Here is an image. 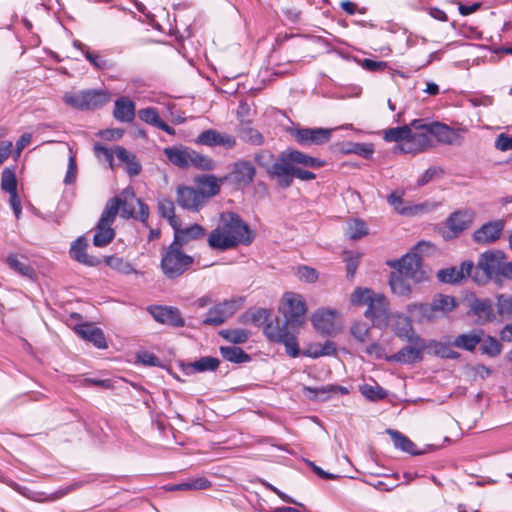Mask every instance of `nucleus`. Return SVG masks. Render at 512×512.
Returning a JSON list of instances; mask_svg holds the SVG:
<instances>
[{"label":"nucleus","instance_id":"nucleus-46","mask_svg":"<svg viewBox=\"0 0 512 512\" xmlns=\"http://www.w3.org/2000/svg\"><path fill=\"white\" fill-rule=\"evenodd\" d=\"M341 151L344 154H356L366 159H369L374 153L372 144L354 142L345 143Z\"/></svg>","mask_w":512,"mask_h":512},{"label":"nucleus","instance_id":"nucleus-16","mask_svg":"<svg viewBox=\"0 0 512 512\" xmlns=\"http://www.w3.org/2000/svg\"><path fill=\"white\" fill-rule=\"evenodd\" d=\"M255 176L254 165L248 160H239L233 164L231 172L220 178V181L231 180L238 187H247L254 181Z\"/></svg>","mask_w":512,"mask_h":512},{"label":"nucleus","instance_id":"nucleus-53","mask_svg":"<svg viewBox=\"0 0 512 512\" xmlns=\"http://www.w3.org/2000/svg\"><path fill=\"white\" fill-rule=\"evenodd\" d=\"M368 234V228L363 220L354 219L348 223L346 235L350 239H360Z\"/></svg>","mask_w":512,"mask_h":512},{"label":"nucleus","instance_id":"nucleus-59","mask_svg":"<svg viewBox=\"0 0 512 512\" xmlns=\"http://www.w3.org/2000/svg\"><path fill=\"white\" fill-rule=\"evenodd\" d=\"M85 58L98 70L108 69L112 66V64L104 59L98 52L90 51L89 49L85 51Z\"/></svg>","mask_w":512,"mask_h":512},{"label":"nucleus","instance_id":"nucleus-48","mask_svg":"<svg viewBox=\"0 0 512 512\" xmlns=\"http://www.w3.org/2000/svg\"><path fill=\"white\" fill-rule=\"evenodd\" d=\"M359 390L366 399L374 402L384 400L388 396L387 391L378 384H363Z\"/></svg>","mask_w":512,"mask_h":512},{"label":"nucleus","instance_id":"nucleus-50","mask_svg":"<svg viewBox=\"0 0 512 512\" xmlns=\"http://www.w3.org/2000/svg\"><path fill=\"white\" fill-rule=\"evenodd\" d=\"M389 433L392 437L394 445L397 448L401 449L404 452L413 454V455L418 453L416 451L415 443H413L408 437H406L405 435H403L402 433H400L398 431L389 430Z\"/></svg>","mask_w":512,"mask_h":512},{"label":"nucleus","instance_id":"nucleus-38","mask_svg":"<svg viewBox=\"0 0 512 512\" xmlns=\"http://www.w3.org/2000/svg\"><path fill=\"white\" fill-rule=\"evenodd\" d=\"M104 262L117 273L124 275L137 274V270L133 265L123 257H118L116 255L106 256L104 257Z\"/></svg>","mask_w":512,"mask_h":512},{"label":"nucleus","instance_id":"nucleus-31","mask_svg":"<svg viewBox=\"0 0 512 512\" xmlns=\"http://www.w3.org/2000/svg\"><path fill=\"white\" fill-rule=\"evenodd\" d=\"M483 335L484 332L482 330H474L470 333L460 334L454 338L451 346L466 351H474L481 343Z\"/></svg>","mask_w":512,"mask_h":512},{"label":"nucleus","instance_id":"nucleus-63","mask_svg":"<svg viewBox=\"0 0 512 512\" xmlns=\"http://www.w3.org/2000/svg\"><path fill=\"white\" fill-rule=\"evenodd\" d=\"M495 147L500 151L512 150V137L501 133L495 140Z\"/></svg>","mask_w":512,"mask_h":512},{"label":"nucleus","instance_id":"nucleus-3","mask_svg":"<svg viewBox=\"0 0 512 512\" xmlns=\"http://www.w3.org/2000/svg\"><path fill=\"white\" fill-rule=\"evenodd\" d=\"M299 328L290 323L285 318L283 320L275 317L263 329L266 338L273 343L283 344L286 353L295 358L299 355L300 349L297 342V333Z\"/></svg>","mask_w":512,"mask_h":512},{"label":"nucleus","instance_id":"nucleus-21","mask_svg":"<svg viewBox=\"0 0 512 512\" xmlns=\"http://www.w3.org/2000/svg\"><path fill=\"white\" fill-rule=\"evenodd\" d=\"M504 259L500 251L485 252L480 255L475 269H480L487 278H491L499 275Z\"/></svg>","mask_w":512,"mask_h":512},{"label":"nucleus","instance_id":"nucleus-27","mask_svg":"<svg viewBox=\"0 0 512 512\" xmlns=\"http://www.w3.org/2000/svg\"><path fill=\"white\" fill-rule=\"evenodd\" d=\"M174 229V239L173 241L182 247L187 245L189 242L193 240H200L205 237L206 230L200 224H192L188 227L181 228V221L178 222L177 227H173Z\"/></svg>","mask_w":512,"mask_h":512},{"label":"nucleus","instance_id":"nucleus-35","mask_svg":"<svg viewBox=\"0 0 512 512\" xmlns=\"http://www.w3.org/2000/svg\"><path fill=\"white\" fill-rule=\"evenodd\" d=\"M288 160H292L293 164L303 165L309 168L324 167L326 162L320 158L309 156L298 150L288 149Z\"/></svg>","mask_w":512,"mask_h":512},{"label":"nucleus","instance_id":"nucleus-5","mask_svg":"<svg viewBox=\"0 0 512 512\" xmlns=\"http://www.w3.org/2000/svg\"><path fill=\"white\" fill-rule=\"evenodd\" d=\"M164 154L169 162L182 169L195 167L209 171L215 166L213 159L187 147H167Z\"/></svg>","mask_w":512,"mask_h":512},{"label":"nucleus","instance_id":"nucleus-33","mask_svg":"<svg viewBox=\"0 0 512 512\" xmlns=\"http://www.w3.org/2000/svg\"><path fill=\"white\" fill-rule=\"evenodd\" d=\"M10 269L20 274L21 276L33 278L35 271L28 263V260L23 255L9 254L6 260Z\"/></svg>","mask_w":512,"mask_h":512},{"label":"nucleus","instance_id":"nucleus-25","mask_svg":"<svg viewBox=\"0 0 512 512\" xmlns=\"http://www.w3.org/2000/svg\"><path fill=\"white\" fill-rule=\"evenodd\" d=\"M433 146L431 135L426 129H414L410 125L408 144L407 147H402V150L407 153H418Z\"/></svg>","mask_w":512,"mask_h":512},{"label":"nucleus","instance_id":"nucleus-47","mask_svg":"<svg viewBox=\"0 0 512 512\" xmlns=\"http://www.w3.org/2000/svg\"><path fill=\"white\" fill-rule=\"evenodd\" d=\"M219 336L230 343L243 344L249 339L250 333L245 329L234 328L220 330Z\"/></svg>","mask_w":512,"mask_h":512},{"label":"nucleus","instance_id":"nucleus-19","mask_svg":"<svg viewBox=\"0 0 512 512\" xmlns=\"http://www.w3.org/2000/svg\"><path fill=\"white\" fill-rule=\"evenodd\" d=\"M404 191L396 190L391 192L387 197V202L394 210L403 216H415L427 209V204H412L404 201Z\"/></svg>","mask_w":512,"mask_h":512},{"label":"nucleus","instance_id":"nucleus-9","mask_svg":"<svg viewBox=\"0 0 512 512\" xmlns=\"http://www.w3.org/2000/svg\"><path fill=\"white\" fill-rule=\"evenodd\" d=\"M63 101L68 106L77 110H96L102 108L110 101V94L107 90L88 89L66 93L63 96Z\"/></svg>","mask_w":512,"mask_h":512},{"label":"nucleus","instance_id":"nucleus-32","mask_svg":"<svg viewBox=\"0 0 512 512\" xmlns=\"http://www.w3.org/2000/svg\"><path fill=\"white\" fill-rule=\"evenodd\" d=\"M138 117L143 122L153 125L169 135L175 134V130L160 118L157 110L153 107L139 110Z\"/></svg>","mask_w":512,"mask_h":512},{"label":"nucleus","instance_id":"nucleus-43","mask_svg":"<svg viewBox=\"0 0 512 512\" xmlns=\"http://www.w3.org/2000/svg\"><path fill=\"white\" fill-rule=\"evenodd\" d=\"M158 210L161 217L167 219L170 226L177 227L180 219L175 215L174 202L169 198H162L158 201Z\"/></svg>","mask_w":512,"mask_h":512},{"label":"nucleus","instance_id":"nucleus-57","mask_svg":"<svg viewBox=\"0 0 512 512\" xmlns=\"http://www.w3.org/2000/svg\"><path fill=\"white\" fill-rule=\"evenodd\" d=\"M219 364L220 361L218 360V358L205 356L195 361L192 364V367L199 372L215 371L219 367Z\"/></svg>","mask_w":512,"mask_h":512},{"label":"nucleus","instance_id":"nucleus-42","mask_svg":"<svg viewBox=\"0 0 512 512\" xmlns=\"http://www.w3.org/2000/svg\"><path fill=\"white\" fill-rule=\"evenodd\" d=\"M393 330L396 336L402 339L410 340L412 337H419L414 333L409 318L404 315L396 317Z\"/></svg>","mask_w":512,"mask_h":512},{"label":"nucleus","instance_id":"nucleus-61","mask_svg":"<svg viewBox=\"0 0 512 512\" xmlns=\"http://www.w3.org/2000/svg\"><path fill=\"white\" fill-rule=\"evenodd\" d=\"M347 278H353L360 263L359 255L346 252L344 258Z\"/></svg>","mask_w":512,"mask_h":512},{"label":"nucleus","instance_id":"nucleus-30","mask_svg":"<svg viewBox=\"0 0 512 512\" xmlns=\"http://www.w3.org/2000/svg\"><path fill=\"white\" fill-rule=\"evenodd\" d=\"M135 107V103L128 97H120L115 101L113 116L119 122H132L135 117Z\"/></svg>","mask_w":512,"mask_h":512},{"label":"nucleus","instance_id":"nucleus-12","mask_svg":"<svg viewBox=\"0 0 512 512\" xmlns=\"http://www.w3.org/2000/svg\"><path fill=\"white\" fill-rule=\"evenodd\" d=\"M279 312L298 328L305 322L307 306L304 298L294 292H286L279 306Z\"/></svg>","mask_w":512,"mask_h":512},{"label":"nucleus","instance_id":"nucleus-49","mask_svg":"<svg viewBox=\"0 0 512 512\" xmlns=\"http://www.w3.org/2000/svg\"><path fill=\"white\" fill-rule=\"evenodd\" d=\"M240 136L244 141L255 146H259L264 143L263 135L258 130L252 128L249 123H242Z\"/></svg>","mask_w":512,"mask_h":512},{"label":"nucleus","instance_id":"nucleus-10","mask_svg":"<svg viewBox=\"0 0 512 512\" xmlns=\"http://www.w3.org/2000/svg\"><path fill=\"white\" fill-rule=\"evenodd\" d=\"M414 129H426L438 143L443 145H461L463 135L466 133L464 128H452L445 123L433 121L426 123L424 119H414L411 121Z\"/></svg>","mask_w":512,"mask_h":512},{"label":"nucleus","instance_id":"nucleus-41","mask_svg":"<svg viewBox=\"0 0 512 512\" xmlns=\"http://www.w3.org/2000/svg\"><path fill=\"white\" fill-rule=\"evenodd\" d=\"M405 278L399 272H391L389 285L392 292L397 296H409L411 293V287Z\"/></svg>","mask_w":512,"mask_h":512},{"label":"nucleus","instance_id":"nucleus-24","mask_svg":"<svg viewBox=\"0 0 512 512\" xmlns=\"http://www.w3.org/2000/svg\"><path fill=\"white\" fill-rule=\"evenodd\" d=\"M505 222L503 220L490 221L483 224L477 229L473 238L479 244H489L498 240L504 229Z\"/></svg>","mask_w":512,"mask_h":512},{"label":"nucleus","instance_id":"nucleus-28","mask_svg":"<svg viewBox=\"0 0 512 512\" xmlns=\"http://www.w3.org/2000/svg\"><path fill=\"white\" fill-rule=\"evenodd\" d=\"M336 312L329 309L317 310L312 316V323L315 329L326 335L336 332Z\"/></svg>","mask_w":512,"mask_h":512},{"label":"nucleus","instance_id":"nucleus-54","mask_svg":"<svg viewBox=\"0 0 512 512\" xmlns=\"http://www.w3.org/2000/svg\"><path fill=\"white\" fill-rule=\"evenodd\" d=\"M1 188L8 193L17 191V179L14 170L10 168L3 169L1 177Z\"/></svg>","mask_w":512,"mask_h":512},{"label":"nucleus","instance_id":"nucleus-14","mask_svg":"<svg viewBox=\"0 0 512 512\" xmlns=\"http://www.w3.org/2000/svg\"><path fill=\"white\" fill-rule=\"evenodd\" d=\"M294 167L292 160H288V151L280 154L278 160L267 168L270 178L276 179L281 188H288L293 183Z\"/></svg>","mask_w":512,"mask_h":512},{"label":"nucleus","instance_id":"nucleus-4","mask_svg":"<svg viewBox=\"0 0 512 512\" xmlns=\"http://www.w3.org/2000/svg\"><path fill=\"white\" fill-rule=\"evenodd\" d=\"M193 263V256L186 254L183 247L174 241L161 252L160 268L167 279L179 278L191 268Z\"/></svg>","mask_w":512,"mask_h":512},{"label":"nucleus","instance_id":"nucleus-22","mask_svg":"<svg viewBox=\"0 0 512 512\" xmlns=\"http://www.w3.org/2000/svg\"><path fill=\"white\" fill-rule=\"evenodd\" d=\"M176 200L179 206L190 211H198L205 202L203 193L189 186L177 188Z\"/></svg>","mask_w":512,"mask_h":512},{"label":"nucleus","instance_id":"nucleus-1","mask_svg":"<svg viewBox=\"0 0 512 512\" xmlns=\"http://www.w3.org/2000/svg\"><path fill=\"white\" fill-rule=\"evenodd\" d=\"M253 240L254 233L249 225L234 212L221 213L217 225L207 235L209 248L217 252L248 246Z\"/></svg>","mask_w":512,"mask_h":512},{"label":"nucleus","instance_id":"nucleus-29","mask_svg":"<svg viewBox=\"0 0 512 512\" xmlns=\"http://www.w3.org/2000/svg\"><path fill=\"white\" fill-rule=\"evenodd\" d=\"M75 332L84 340L93 343L99 349L107 348V342L103 331L91 323L76 325Z\"/></svg>","mask_w":512,"mask_h":512},{"label":"nucleus","instance_id":"nucleus-55","mask_svg":"<svg viewBox=\"0 0 512 512\" xmlns=\"http://www.w3.org/2000/svg\"><path fill=\"white\" fill-rule=\"evenodd\" d=\"M429 347L433 348L435 355L445 359H457L459 353L454 351L450 345L437 341H432Z\"/></svg>","mask_w":512,"mask_h":512},{"label":"nucleus","instance_id":"nucleus-13","mask_svg":"<svg viewBox=\"0 0 512 512\" xmlns=\"http://www.w3.org/2000/svg\"><path fill=\"white\" fill-rule=\"evenodd\" d=\"M332 129L328 128H295L290 131L293 139L301 146H319L329 142Z\"/></svg>","mask_w":512,"mask_h":512},{"label":"nucleus","instance_id":"nucleus-58","mask_svg":"<svg viewBox=\"0 0 512 512\" xmlns=\"http://www.w3.org/2000/svg\"><path fill=\"white\" fill-rule=\"evenodd\" d=\"M251 321L259 327H266L272 321V310L266 308H258L251 313Z\"/></svg>","mask_w":512,"mask_h":512},{"label":"nucleus","instance_id":"nucleus-62","mask_svg":"<svg viewBox=\"0 0 512 512\" xmlns=\"http://www.w3.org/2000/svg\"><path fill=\"white\" fill-rule=\"evenodd\" d=\"M189 490H205L212 486V482L206 477L188 479Z\"/></svg>","mask_w":512,"mask_h":512},{"label":"nucleus","instance_id":"nucleus-6","mask_svg":"<svg viewBox=\"0 0 512 512\" xmlns=\"http://www.w3.org/2000/svg\"><path fill=\"white\" fill-rule=\"evenodd\" d=\"M275 44L279 50L287 55L289 62H295L312 56L314 41L304 35L279 33L275 39Z\"/></svg>","mask_w":512,"mask_h":512},{"label":"nucleus","instance_id":"nucleus-7","mask_svg":"<svg viewBox=\"0 0 512 512\" xmlns=\"http://www.w3.org/2000/svg\"><path fill=\"white\" fill-rule=\"evenodd\" d=\"M120 204L119 197H113L107 201L93 237V244L96 247H105L115 238L112 225L119 213Z\"/></svg>","mask_w":512,"mask_h":512},{"label":"nucleus","instance_id":"nucleus-17","mask_svg":"<svg viewBox=\"0 0 512 512\" xmlns=\"http://www.w3.org/2000/svg\"><path fill=\"white\" fill-rule=\"evenodd\" d=\"M148 312L155 321L163 325L176 328L185 325V319L182 317L180 310L176 307L155 305L148 307Z\"/></svg>","mask_w":512,"mask_h":512},{"label":"nucleus","instance_id":"nucleus-23","mask_svg":"<svg viewBox=\"0 0 512 512\" xmlns=\"http://www.w3.org/2000/svg\"><path fill=\"white\" fill-rule=\"evenodd\" d=\"M474 264L471 261H464L459 267L441 269L437 273L439 281L447 284H455L471 275Z\"/></svg>","mask_w":512,"mask_h":512},{"label":"nucleus","instance_id":"nucleus-34","mask_svg":"<svg viewBox=\"0 0 512 512\" xmlns=\"http://www.w3.org/2000/svg\"><path fill=\"white\" fill-rule=\"evenodd\" d=\"M114 152L117 158L126 164V171L130 176H136L141 172V164L137 161L134 153L122 146H117Z\"/></svg>","mask_w":512,"mask_h":512},{"label":"nucleus","instance_id":"nucleus-8","mask_svg":"<svg viewBox=\"0 0 512 512\" xmlns=\"http://www.w3.org/2000/svg\"><path fill=\"white\" fill-rule=\"evenodd\" d=\"M456 307L455 298L439 294L431 303H415L407 307V311L418 321H431L440 315L452 311Z\"/></svg>","mask_w":512,"mask_h":512},{"label":"nucleus","instance_id":"nucleus-2","mask_svg":"<svg viewBox=\"0 0 512 512\" xmlns=\"http://www.w3.org/2000/svg\"><path fill=\"white\" fill-rule=\"evenodd\" d=\"M350 302L355 306H366L364 315L375 327L385 328L388 325L389 302L384 294L376 293L370 288L358 287L351 294Z\"/></svg>","mask_w":512,"mask_h":512},{"label":"nucleus","instance_id":"nucleus-45","mask_svg":"<svg viewBox=\"0 0 512 512\" xmlns=\"http://www.w3.org/2000/svg\"><path fill=\"white\" fill-rule=\"evenodd\" d=\"M410 136V125L400 127H393L385 131L384 140L387 142H401L404 141L402 147H407L408 138Z\"/></svg>","mask_w":512,"mask_h":512},{"label":"nucleus","instance_id":"nucleus-51","mask_svg":"<svg viewBox=\"0 0 512 512\" xmlns=\"http://www.w3.org/2000/svg\"><path fill=\"white\" fill-rule=\"evenodd\" d=\"M497 313L503 319H512V294H499L496 301Z\"/></svg>","mask_w":512,"mask_h":512},{"label":"nucleus","instance_id":"nucleus-26","mask_svg":"<svg viewBox=\"0 0 512 512\" xmlns=\"http://www.w3.org/2000/svg\"><path fill=\"white\" fill-rule=\"evenodd\" d=\"M88 243L84 236H79L71 244L70 257L86 266L94 267L100 264V259L87 253Z\"/></svg>","mask_w":512,"mask_h":512},{"label":"nucleus","instance_id":"nucleus-18","mask_svg":"<svg viewBox=\"0 0 512 512\" xmlns=\"http://www.w3.org/2000/svg\"><path fill=\"white\" fill-rule=\"evenodd\" d=\"M407 341L412 345L400 349L391 357V360L404 364H413L422 360V352L427 347L425 341L420 337H412V339Z\"/></svg>","mask_w":512,"mask_h":512},{"label":"nucleus","instance_id":"nucleus-20","mask_svg":"<svg viewBox=\"0 0 512 512\" xmlns=\"http://www.w3.org/2000/svg\"><path fill=\"white\" fill-rule=\"evenodd\" d=\"M196 143L209 147L221 146L225 149H232L236 146V138L227 133H221L215 129H207L201 132Z\"/></svg>","mask_w":512,"mask_h":512},{"label":"nucleus","instance_id":"nucleus-11","mask_svg":"<svg viewBox=\"0 0 512 512\" xmlns=\"http://www.w3.org/2000/svg\"><path fill=\"white\" fill-rule=\"evenodd\" d=\"M387 265L396 269L405 278L416 283L422 282L428 278L423 269V259L416 252H409L402 258L387 261Z\"/></svg>","mask_w":512,"mask_h":512},{"label":"nucleus","instance_id":"nucleus-36","mask_svg":"<svg viewBox=\"0 0 512 512\" xmlns=\"http://www.w3.org/2000/svg\"><path fill=\"white\" fill-rule=\"evenodd\" d=\"M199 186V192L203 193L204 201L206 198L213 197L220 192V179H217L214 175H204L197 178L196 180Z\"/></svg>","mask_w":512,"mask_h":512},{"label":"nucleus","instance_id":"nucleus-52","mask_svg":"<svg viewBox=\"0 0 512 512\" xmlns=\"http://www.w3.org/2000/svg\"><path fill=\"white\" fill-rule=\"evenodd\" d=\"M481 351L490 357H496L502 352L501 342L493 336H487L481 341Z\"/></svg>","mask_w":512,"mask_h":512},{"label":"nucleus","instance_id":"nucleus-56","mask_svg":"<svg viewBox=\"0 0 512 512\" xmlns=\"http://www.w3.org/2000/svg\"><path fill=\"white\" fill-rule=\"evenodd\" d=\"M295 275L300 281L306 283H315L319 278L317 270L307 265L298 266Z\"/></svg>","mask_w":512,"mask_h":512},{"label":"nucleus","instance_id":"nucleus-64","mask_svg":"<svg viewBox=\"0 0 512 512\" xmlns=\"http://www.w3.org/2000/svg\"><path fill=\"white\" fill-rule=\"evenodd\" d=\"M76 173H77V165H76L75 156L71 155L69 157L68 169H67V173H66L64 182L66 184L74 183L75 179H76Z\"/></svg>","mask_w":512,"mask_h":512},{"label":"nucleus","instance_id":"nucleus-44","mask_svg":"<svg viewBox=\"0 0 512 512\" xmlns=\"http://www.w3.org/2000/svg\"><path fill=\"white\" fill-rule=\"evenodd\" d=\"M473 310L478 318L484 322L495 319L494 305L490 299L476 300Z\"/></svg>","mask_w":512,"mask_h":512},{"label":"nucleus","instance_id":"nucleus-60","mask_svg":"<svg viewBox=\"0 0 512 512\" xmlns=\"http://www.w3.org/2000/svg\"><path fill=\"white\" fill-rule=\"evenodd\" d=\"M370 328L366 323L356 322L351 327V334L359 342H366L369 339Z\"/></svg>","mask_w":512,"mask_h":512},{"label":"nucleus","instance_id":"nucleus-15","mask_svg":"<svg viewBox=\"0 0 512 512\" xmlns=\"http://www.w3.org/2000/svg\"><path fill=\"white\" fill-rule=\"evenodd\" d=\"M240 304L236 300H224L211 307L206 318L203 320V324L209 326H219L223 324L227 319L232 317L239 309Z\"/></svg>","mask_w":512,"mask_h":512},{"label":"nucleus","instance_id":"nucleus-40","mask_svg":"<svg viewBox=\"0 0 512 512\" xmlns=\"http://www.w3.org/2000/svg\"><path fill=\"white\" fill-rule=\"evenodd\" d=\"M220 353L225 360L236 364L245 363L251 359L249 354L237 346H222Z\"/></svg>","mask_w":512,"mask_h":512},{"label":"nucleus","instance_id":"nucleus-39","mask_svg":"<svg viewBox=\"0 0 512 512\" xmlns=\"http://www.w3.org/2000/svg\"><path fill=\"white\" fill-rule=\"evenodd\" d=\"M472 222V214L468 212L456 211L447 220V226L455 233L462 232Z\"/></svg>","mask_w":512,"mask_h":512},{"label":"nucleus","instance_id":"nucleus-37","mask_svg":"<svg viewBox=\"0 0 512 512\" xmlns=\"http://www.w3.org/2000/svg\"><path fill=\"white\" fill-rule=\"evenodd\" d=\"M305 391L313 395V398L320 401H326L330 398L331 394L340 393L346 395L349 393L348 389L339 385H327L320 388L306 387Z\"/></svg>","mask_w":512,"mask_h":512}]
</instances>
